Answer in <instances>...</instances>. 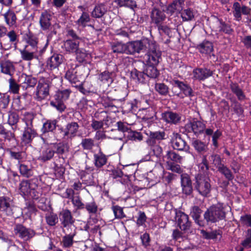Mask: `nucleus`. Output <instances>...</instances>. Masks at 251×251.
<instances>
[{
	"label": "nucleus",
	"instance_id": "obj_43",
	"mask_svg": "<svg viewBox=\"0 0 251 251\" xmlns=\"http://www.w3.org/2000/svg\"><path fill=\"white\" fill-rule=\"evenodd\" d=\"M18 168L21 175L25 177H29L33 175L31 167L24 164H19Z\"/></svg>",
	"mask_w": 251,
	"mask_h": 251
},
{
	"label": "nucleus",
	"instance_id": "obj_42",
	"mask_svg": "<svg viewBox=\"0 0 251 251\" xmlns=\"http://www.w3.org/2000/svg\"><path fill=\"white\" fill-rule=\"evenodd\" d=\"M131 76L132 78L139 83H144L146 81L147 76L143 72L138 71L136 69H134L131 73Z\"/></svg>",
	"mask_w": 251,
	"mask_h": 251
},
{
	"label": "nucleus",
	"instance_id": "obj_38",
	"mask_svg": "<svg viewBox=\"0 0 251 251\" xmlns=\"http://www.w3.org/2000/svg\"><path fill=\"white\" fill-rule=\"evenodd\" d=\"M1 71L2 73L12 76L14 73V67L9 61H5L1 63Z\"/></svg>",
	"mask_w": 251,
	"mask_h": 251
},
{
	"label": "nucleus",
	"instance_id": "obj_27",
	"mask_svg": "<svg viewBox=\"0 0 251 251\" xmlns=\"http://www.w3.org/2000/svg\"><path fill=\"white\" fill-rule=\"evenodd\" d=\"M58 96V94L56 93L54 96V99L50 101V104L58 111L62 112L66 109V106L64 103V100H62L60 97L57 98Z\"/></svg>",
	"mask_w": 251,
	"mask_h": 251
},
{
	"label": "nucleus",
	"instance_id": "obj_47",
	"mask_svg": "<svg viewBox=\"0 0 251 251\" xmlns=\"http://www.w3.org/2000/svg\"><path fill=\"white\" fill-rule=\"evenodd\" d=\"M80 145L84 150L90 151L95 146V141L90 138H83Z\"/></svg>",
	"mask_w": 251,
	"mask_h": 251
},
{
	"label": "nucleus",
	"instance_id": "obj_39",
	"mask_svg": "<svg viewBox=\"0 0 251 251\" xmlns=\"http://www.w3.org/2000/svg\"><path fill=\"white\" fill-rule=\"evenodd\" d=\"M34 186V183H30L27 181H22L20 184V190L21 194L25 197H27L31 187Z\"/></svg>",
	"mask_w": 251,
	"mask_h": 251
},
{
	"label": "nucleus",
	"instance_id": "obj_29",
	"mask_svg": "<svg viewBox=\"0 0 251 251\" xmlns=\"http://www.w3.org/2000/svg\"><path fill=\"white\" fill-rule=\"evenodd\" d=\"M75 235V232L74 231L73 232L66 234L62 237L61 244L63 248H69L71 247L74 244V238Z\"/></svg>",
	"mask_w": 251,
	"mask_h": 251
},
{
	"label": "nucleus",
	"instance_id": "obj_21",
	"mask_svg": "<svg viewBox=\"0 0 251 251\" xmlns=\"http://www.w3.org/2000/svg\"><path fill=\"white\" fill-rule=\"evenodd\" d=\"M36 135V132L32 127H25L22 137V142L25 144H28Z\"/></svg>",
	"mask_w": 251,
	"mask_h": 251
},
{
	"label": "nucleus",
	"instance_id": "obj_51",
	"mask_svg": "<svg viewBox=\"0 0 251 251\" xmlns=\"http://www.w3.org/2000/svg\"><path fill=\"white\" fill-rule=\"evenodd\" d=\"M165 157H167L169 161L171 160L176 163H180L182 160V156L172 151H167Z\"/></svg>",
	"mask_w": 251,
	"mask_h": 251
},
{
	"label": "nucleus",
	"instance_id": "obj_11",
	"mask_svg": "<svg viewBox=\"0 0 251 251\" xmlns=\"http://www.w3.org/2000/svg\"><path fill=\"white\" fill-rule=\"evenodd\" d=\"M7 37L9 39L8 41L5 39H3L0 42V47L4 50H8L12 47V45L15 46L18 41V36L14 30H11L6 33Z\"/></svg>",
	"mask_w": 251,
	"mask_h": 251
},
{
	"label": "nucleus",
	"instance_id": "obj_6",
	"mask_svg": "<svg viewBox=\"0 0 251 251\" xmlns=\"http://www.w3.org/2000/svg\"><path fill=\"white\" fill-rule=\"evenodd\" d=\"M196 188L200 194L206 196L210 191V179L206 176L198 175L196 177Z\"/></svg>",
	"mask_w": 251,
	"mask_h": 251
},
{
	"label": "nucleus",
	"instance_id": "obj_30",
	"mask_svg": "<svg viewBox=\"0 0 251 251\" xmlns=\"http://www.w3.org/2000/svg\"><path fill=\"white\" fill-rule=\"evenodd\" d=\"M188 126L191 128L192 130L195 134L201 133L205 128V125L201 122L197 120H193L190 122Z\"/></svg>",
	"mask_w": 251,
	"mask_h": 251
},
{
	"label": "nucleus",
	"instance_id": "obj_8",
	"mask_svg": "<svg viewBox=\"0 0 251 251\" xmlns=\"http://www.w3.org/2000/svg\"><path fill=\"white\" fill-rule=\"evenodd\" d=\"M176 221L182 230H187L190 228L191 222L189 221L188 215L181 211L176 210Z\"/></svg>",
	"mask_w": 251,
	"mask_h": 251
},
{
	"label": "nucleus",
	"instance_id": "obj_35",
	"mask_svg": "<svg viewBox=\"0 0 251 251\" xmlns=\"http://www.w3.org/2000/svg\"><path fill=\"white\" fill-rule=\"evenodd\" d=\"M192 146L198 153H204L207 151V145L201 141L196 139L192 142Z\"/></svg>",
	"mask_w": 251,
	"mask_h": 251
},
{
	"label": "nucleus",
	"instance_id": "obj_25",
	"mask_svg": "<svg viewBox=\"0 0 251 251\" xmlns=\"http://www.w3.org/2000/svg\"><path fill=\"white\" fill-rule=\"evenodd\" d=\"M197 49L201 53L210 54L213 50V46L211 42L205 40L198 45Z\"/></svg>",
	"mask_w": 251,
	"mask_h": 251
},
{
	"label": "nucleus",
	"instance_id": "obj_19",
	"mask_svg": "<svg viewBox=\"0 0 251 251\" xmlns=\"http://www.w3.org/2000/svg\"><path fill=\"white\" fill-rule=\"evenodd\" d=\"M193 77L195 79L203 80L211 76L212 72L206 68H196L193 71Z\"/></svg>",
	"mask_w": 251,
	"mask_h": 251
},
{
	"label": "nucleus",
	"instance_id": "obj_20",
	"mask_svg": "<svg viewBox=\"0 0 251 251\" xmlns=\"http://www.w3.org/2000/svg\"><path fill=\"white\" fill-rule=\"evenodd\" d=\"M107 162V156L105 155L100 149L98 152L93 155V163L97 168H100L105 165Z\"/></svg>",
	"mask_w": 251,
	"mask_h": 251
},
{
	"label": "nucleus",
	"instance_id": "obj_61",
	"mask_svg": "<svg viewBox=\"0 0 251 251\" xmlns=\"http://www.w3.org/2000/svg\"><path fill=\"white\" fill-rule=\"evenodd\" d=\"M19 117L18 114L15 112H11L8 114V123L10 125H15L19 121Z\"/></svg>",
	"mask_w": 251,
	"mask_h": 251
},
{
	"label": "nucleus",
	"instance_id": "obj_53",
	"mask_svg": "<svg viewBox=\"0 0 251 251\" xmlns=\"http://www.w3.org/2000/svg\"><path fill=\"white\" fill-rule=\"evenodd\" d=\"M35 117V115L32 113L26 112L24 115L22 121L25 123V127H32V122Z\"/></svg>",
	"mask_w": 251,
	"mask_h": 251
},
{
	"label": "nucleus",
	"instance_id": "obj_4",
	"mask_svg": "<svg viewBox=\"0 0 251 251\" xmlns=\"http://www.w3.org/2000/svg\"><path fill=\"white\" fill-rule=\"evenodd\" d=\"M151 40L148 38H143L140 40L126 43V54H134L146 51Z\"/></svg>",
	"mask_w": 251,
	"mask_h": 251
},
{
	"label": "nucleus",
	"instance_id": "obj_23",
	"mask_svg": "<svg viewBox=\"0 0 251 251\" xmlns=\"http://www.w3.org/2000/svg\"><path fill=\"white\" fill-rule=\"evenodd\" d=\"M165 133L164 131L150 132L146 142L149 145H153L155 140H162L165 139Z\"/></svg>",
	"mask_w": 251,
	"mask_h": 251
},
{
	"label": "nucleus",
	"instance_id": "obj_1",
	"mask_svg": "<svg viewBox=\"0 0 251 251\" xmlns=\"http://www.w3.org/2000/svg\"><path fill=\"white\" fill-rule=\"evenodd\" d=\"M147 53L144 57V61L147 65H157L161 59V51L156 42L151 39L147 48Z\"/></svg>",
	"mask_w": 251,
	"mask_h": 251
},
{
	"label": "nucleus",
	"instance_id": "obj_2",
	"mask_svg": "<svg viewBox=\"0 0 251 251\" xmlns=\"http://www.w3.org/2000/svg\"><path fill=\"white\" fill-rule=\"evenodd\" d=\"M204 219L207 224L216 223L226 217L223 206L221 204L212 206L204 214Z\"/></svg>",
	"mask_w": 251,
	"mask_h": 251
},
{
	"label": "nucleus",
	"instance_id": "obj_56",
	"mask_svg": "<svg viewBox=\"0 0 251 251\" xmlns=\"http://www.w3.org/2000/svg\"><path fill=\"white\" fill-rule=\"evenodd\" d=\"M84 207L91 215L96 214L98 211V206L94 201L86 203Z\"/></svg>",
	"mask_w": 251,
	"mask_h": 251
},
{
	"label": "nucleus",
	"instance_id": "obj_32",
	"mask_svg": "<svg viewBox=\"0 0 251 251\" xmlns=\"http://www.w3.org/2000/svg\"><path fill=\"white\" fill-rule=\"evenodd\" d=\"M27 45L25 47H28V49L37 52L38 51V38L34 35H29L26 39Z\"/></svg>",
	"mask_w": 251,
	"mask_h": 251
},
{
	"label": "nucleus",
	"instance_id": "obj_64",
	"mask_svg": "<svg viewBox=\"0 0 251 251\" xmlns=\"http://www.w3.org/2000/svg\"><path fill=\"white\" fill-rule=\"evenodd\" d=\"M71 201L74 206L76 207L77 209H83L84 208L85 204L81 202L79 196L72 197Z\"/></svg>",
	"mask_w": 251,
	"mask_h": 251
},
{
	"label": "nucleus",
	"instance_id": "obj_24",
	"mask_svg": "<svg viewBox=\"0 0 251 251\" xmlns=\"http://www.w3.org/2000/svg\"><path fill=\"white\" fill-rule=\"evenodd\" d=\"M201 212V210L198 206H195L192 208L191 211V215L196 223L200 226H205V222L203 220H200Z\"/></svg>",
	"mask_w": 251,
	"mask_h": 251
},
{
	"label": "nucleus",
	"instance_id": "obj_59",
	"mask_svg": "<svg viewBox=\"0 0 251 251\" xmlns=\"http://www.w3.org/2000/svg\"><path fill=\"white\" fill-rule=\"evenodd\" d=\"M209 160L218 169L223 165L221 163V157L218 154H211L209 157Z\"/></svg>",
	"mask_w": 251,
	"mask_h": 251
},
{
	"label": "nucleus",
	"instance_id": "obj_22",
	"mask_svg": "<svg viewBox=\"0 0 251 251\" xmlns=\"http://www.w3.org/2000/svg\"><path fill=\"white\" fill-rule=\"evenodd\" d=\"M60 220L63 226L72 227L73 220L71 212L69 210H65L60 213Z\"/></svg>",
	"mask_w": 251,
	"mask_h": 251
},
{
	"label": "nucleus",
	"instance_id": "obj_41",
	"mask_svg": "<svg viewBox=\"0 0 251 251\" xmlns=\"http://www.w3.org/2000/svg\"><path fill=\"white\" fill-rule=\"evenodd\" d=\"M25 80L21 83V86L24 89H27L29 87H34L37 83V79L30 76H25Z\"/></svg>",
	"mask_w": 251,
	"mask_h": 251
},
{
	"label": "nucleus",
	"instance_id": "obj_18",
	"mask_svg": "<svg viewBox=\"0 0 251 251\" xmlns=\"http://www.w3.org/2000/svg\"><path fill=\"white\" fill-rule=\"evenodd\" d=\"M184 1L183 0H175L167 6L166 12L170 15L179 13L182 9Z\"/></svg>",
	"mask_w": 251,
	"mask_h": 251
},
{
	"label": "nucleus",
	"instance_id": "obj_57",
	"mask_svg": "<svg viewBox=\"0 0 251 251\" xmlns=\"http://www.w3.org/2000/svg\"><path fill=\"white\" fill-rule=\"evenodd\" d=\"M127 138L131 141H140L143 140V136L140 132L130 131L128 133Z\"/></svg>",
	"mask_w": 251,
	"mask_h": 251
},
{
	"label": "nucleus",
	"instance_id": "obj_16",
	"mask_svg": "<svg viewBox=\"0 0 251 251\" xmlns=\"http://www.w3.org/2000/svg\"><path fill=\"white\" fill-rule=\"evenodd\" d=\"M181 185L184 194L189 195L192 193L193 190L192 182L188 174H182L181 175Z\"/></svg>",
	"mask_w": 251,
	"mask_h": 251
},
{
	"label": "nucleus",
	"instance_id": "obj_55",
	"mask_svg": "<svg viewBox=\"0 0 251 251\" xmlns=\"http://www.w3.org/2000/svg\"><path fill=\"white\" fill-rule=\"evenodd\" d=\"M155 90L161 95L165 96L169 92L168 87L163 83H157L155 84Z\"/></svg>",
	"mask_w": 251,
	"mask_h": 251
},
{
	"label": "nucleus",
	"instance_id": "obj_15",
	"mask_svg": "<svg viewBox=\"0 0 251 251\" xmlns=\"http://www.w3.org/2000/svg\"><path fill=\"white\" fill-rule=\"evenodd\" d=\"M162 120L168 124L176 125L181 120L180 114L172 111H167L162 114Z\"/></svg>",
	"mask_w": 251,
	"mask_h": 251
},
{
	"label": "nucleus",
	"instance_id": "obj_54",
	"mask_svg": "<svg viewBox=\"0 0 251 251\" xmlns=\"http://www.w3.org/2000/svg\"><path fill=\"white\" fill-rule=\"evenodd\" d=\"M0 210L6 212L11 211L10 203L9 199L5 197L0 198Z\"/></svg>",
	"mask_w": 251,
	"mask_h": 251
},
{
	"label": "nucleus",
	"instance_id": "obj_9",
	"mask_svg": "<svg viewBox=\"0 0 251 251\" xmlns=\"http://www.w3.org/2000/svg\"><path fill=\"white\" fill-rule=\"evenodd\" d=\"M171 143L174 149L186 151L189 150V146L181 138V135L179 133L173 132L171 136Z\"/></svg>",
	"mask_w": 251,
	"mask_h": 251
},
{
	"label": "nucleus",
	"instance_id": "obj_3",
	"mask_svg": "<svg viewBox=\"0 0 251 251\" xmlns=\"http://www.w3.org/2000/svg\"><path fill=\"white\" fill-rule=\"evenodd\" d=\"M51 83L47 78L40 77L34 92V99L38 101L45 100L50 95Z\"/></svg>",
	"mask_w": 251,
	"mask_h": 251
},
{
	"label": "nucleus",
	"instance_id": "obj_52",
	"mask_svg": "<svg viewBox=\"0 0 251 251\" xmlns=\"http://www.w3.org/2000/svg\"><path fill=\"white\" fill-rule=\"evenodd\" d=\"M201 233L204 237L206 239H216L220 238L221 236V232L220 230H213L210 232H206L202 230Z\"/></svg>",
	"mask_w": 251,
	"mask_h": 251
},
{
	"label": "nucleus",
	"instance_id": "obj_60",
	"mask_svg": "<svg viewBox=\"0 0 251 251\" xmlns=\"http://www.w3.org/2000/svg\"><path fill=\"white\" fill-rule=\"evenodd\" d=\"M181 17L184 21L192 20L194 18V14L190 9H187L183 10L181 13Z\"/></svg>",
	"mask_w": 251,
	"mask_h": 251
},
{
	"label": "nucleus",
	"instance_id": "obj_46",
	"mask_svg": "<svg viewBox=\"0 0 251 251\" xmlns=\"http://www.w3.org/2000/svg\"><path fill=\"white\" fill-rule=\"evenodd\" d=\"M230 88L232 92L236 95L238 100H243L246 99V96L239 86L236 83H232L230 85Z\"/></svg>",
	"mask_w": 251,
	"mask_h": 251
},
{
	"label": "nucleus",
	"instance_id": "obj_28",
	"mask_svg": "<svg viewBox=\"0 0 251 251\" xmlns=\"http://www.w3.org/2000/svg\"><path fill=\"white\" fill-rule=\"evenodd\" d=\"M62 55L55 54L50 58L47 62V65L52 70L57 68L62 63Z\"/></svg>",
	"mask_w": 251,
	"mask_h": 251
},
{
	"label": "nucleus",
	"instance_id": "obj_5",
	"mask_svg": "<svg viewBox=\"0 0 251 251\" xmlns=\"http://www.w3.org/2000/svg\"><path fill=\"white\" fill-rule=\"evenodd\" d=\"M172 84L179 89L180 92L176 94L178 98L183 99L184 97H192L194 96L191 87L187 83L174 79L172 81Z\"/></svg>",
	"mask_w": 251,
	"mask_h": 251
},
{
	"label": "nucleus",
	"instance_id": "obj_12",
	"mask_svg": "<svg viewBox=\"0 0 251 251\" xmlns=\"http://www.w3.org/2000/svg\"><path fill=\"white\" fill-rule=\"evenodd\" d=\"M150 18L151 23L157 26L165 20L166 16L163 11L154 6L150 12Z\"/></svg>",
	"mask_w": 251,
	"mask_h": 251
},
{
	"label": "nucleus",
	"instance_id": "obj_40",
	"mask_svg": "<svg viewBox=\"0 0 251 251\" xmlns=\"http://www.w3.org/2000/svg\"><path fill=\"white\" fill-rule=\"evenodd\" d=\"M107 11L105 6L103 4H99L95 6L92 12V16L96 18H101Z\"/></svg>",
	"mask_w": 251,
	"mask_h": 251
},
{
	"label": "nucleus",
	"instance_id": "obj_13",
	"mask_svg": "<svg viewBox=\"0 0 251 251\" xmlns=\"http://www.w3.org/2000/svg\"><path fill=\"white\" fill-rule=\"evenodd\" d=\"M79 126L76 122H72L68 123L65 128L62 130L64 137L67 139H72L76 136Z\"/></svg>",
	"mask_w": 251,
	"mask_h": 251
},
{
	"label": "nucleus",
	"instance_id": "obj_34",
	"mask_svg": "<svg viewBox=\"0 0 251 251\" xmlns=\"http://www.w3.org/2000/svg\"><path fill=\"white\" fill-rule=\"evenodd\" d=\"M6 23L9 26H13L16 24L17 17L15 13L10 10H8L4 15Z\"/></svg>",
	"mask_w": 251,
	"mask_h": 251
},
{
	"label": "nucleus",
	"instance_id": "obj_36",
	"mask_svg": "<svg viewBox=\"0 0 251 251\" xmlns=\"http://www.w3.org/2000/svg\"><path fill=\"white\" fill-rule=\"evenodd\" d=\"M111 46L113 52L126 54V43L124 44L119 42H113Z\"/></svg>",
	"mask_w": 251,
	"mask_h": 251
},
{
	"label": "nucleus",
	"instance_id": "obj_62",
	"mask_svg": "<svg viewBox=\"0 0 251 251\" xmlns=\"http://www.w3.org/2000/svg\"><path fill=\"white\" fill-rule=\"evenodd\" d=\"M9 90L13 94H18L19 91V85L18 84L15 80L11 77L9 80Z\"/></svg>",
	"mask_w": 251,
	"mask_h": 251
},
{
	"label": "nucleus",
	"instance_id": "obj_33",
	"mask_svg": "<svg viewBox=\"0 0 251 251\" xmlns=\"http://www.w3.org/2000/svg\"><path fill=\"white\" fill-rule=\"evenodd\" d=\"M75 53L76 59L79 63L86 62L90 57V54L83 48H79Z\"/></svg>",
	"mask_w": 251,
	"mask_h": 251
},
{
	"label": "nucleus",
	"instance_id": "obj_10",
	"mask_svg": "<svg viewBox=\"0 0 251 251\" xmlns=\"http://www.w3.org/2000/svg\"><path fill=\"white\" fill-rule=\"evenodd\" d=\"M55 152L52 145H45L41 149L38 160L43 162L50 160L53 157Z\"/></svg>",
	"mask_w": 251,
	"mask_h": 251
},
{
	"label": "nucleus",
	"instance_id": "obj_7",
	"mask_svg": "<svg viewBox=\"0 0 251 251\" xmlns=\"http://www.w3.org/2000/svg\"><path fill=\"white\" fill-rule=\"evenodd\" d=\"M14 230L16 236L25 241L30 240L35 234V232L33 229L26 228L22 224L16 225Z\"/></svg>",
	"mask_w": 251,
	"mask_h": 251
},
{
	"label": "nucleus",
	"instance_id": "obj_63",
	"mask_svg": "<svg viewBox=\"0 0 251 251\" xmlns=\"http://www.w3.org/2000/svg\"><path fill=\"white\" fill-rule=\"evenodd\" d=\"M112 209L116 218L122 219L125 217L123 209L121 207L115 205L112 206Z\"/></svg>",
	"mask_w": 251,
	"mask_h": 251
},
{
	"label": "nucleus",
	"instance_id": "obj_49",
	"mask_svg": "<svg viewBox=\"0 0 251 251\" xmlns=\"http://www.w3.org/2000/svg\"><path fill=\"white\" fill-rule=\"evenodd\" d=\"M47 224L50 226H54L58 222V218L56 214L53 212L48 213L45 215Z\"/></svg>",
	"mask_w": 251,
	"mask_h": 251
},
{
	"label": "nucleus",
	"instance_id": "obj_14",
	"mask_svg": "<svg viewBox=\"0 0 251 251\" xmlns=\"http://www.w3.org/2000/svg\"><path fill=\"white\" fill-rule=\"evenodd\" d=\"M51 18L52 15L50 12L47 10H45L41 13L39 19V24L43 30L46 31L50 29Z\"/></svg>",
	"mask_w": 251,
	"mask_h": 251
},
{
	"label": "nucleus",
	"instance_id": "obj_58",
	"mask_svg": "<svg viewBox=\"0 0 251 251\" xmlns=\"http://www.w3.org/2000/svg\"><path fill=\"white\" fill-rule=\"evenodd\" d=\"M218 170L220 173L223 174L227 179L231 180L233 179V176L230 170L224 165H222L219 167Z\"/></svg>",
	"mask_w": 251,
	"mask_h": 251
},
{
	"label": "nucleus",
	"instance_id": "obj_37",
	"mask_svg": "<svg viewBox=\"0 0 251 251\" xmlns=\"http://www.w3.org/2000/svg\"><path fill=\"white\" fill-rule=\"evenodd\" d=\"M56 127V120H48L44 123L42 128V131L43 133L46 134L49 132H52ZM53 135L52 133H51Z\"/></svg>",
	"mask_w": 251,
	"mask_h": 251
},
{
	"label": "nucleus",
	"instance_id": "obj_45",
	"mask_svg": "<svg viewBox=\"0 0 251 251\" xmlns=\"http://www.w3.org/2000/svg\"><path fill=\"white\" fill-rule=\"evenodd\" d=\"M41 192V188L34 184V186L31 187L27 199L38 200L42 195Z\"/></svg>",
	"mask_w": 251,
	"mask_h": 251
},
{
	"label": "nucleus",
	"instance_id": "obj_44",
	"mask_svg": "<svg viewBox=\"0 0 251 251\" xmlns=\"http://www.w3.org/2000/svg\"><path fill=\"white\" fill-rule=\"evenodd\" d=\"M90 21V17L89 13L86 11H83L79 18L76 21V24L78 26L84 27L87 23Z\"/></svg>",
	"mask_w": 251,
	"mask_h": 251
},
{
	"label": "nucleus",
	"instance_id": "obj_48",
	"mask_svg": "<svg viewBox=\"0 0 251 251\" xmlns=\"http://www.w3.org/2000/svg\"><path fill=\"white\" fill-rule=\"evenodd\" d=\"M146 69L144 70V73L147 77L156 78L159 75V72L156 67V65H148Z\"/></svg>",
	"mask_w": 251,
	"mask_h": 251
},
{
	"label": "nucleus",
	"instance_id": "obj_17",
	"mask_svg": "<svg viewBox=\"0 0 251 251\" xmlns=\"http://www.w3.org/2000/svg\"><path fill=\"white\" fill-rule=\"evenodd\" d=\"M80 42L78 40H66L62 47L68 53H75L79 49Z\"/></svg>",
	"mask_w": 251,
	"mask_h": 251
},
{
	"label": "nucleus",
	"instance_id": "obj_31",
	"mask_svg": "<svg viewBox=\"0 0 251 251\" xmlns=\"http://www.w3.org/2000/svg\"><path fill=\"white\" fill-rule=\"evenodd\" d=\"M22 59L25 61H30L38 57L36 52L28 49V47H25L24 49L20 50Z\"/></svg>",
	"mask_w": 251,
	"mask_h": 251
},
{
	"label": "nucleus",
	"instance_id": "obj_50",
	"mask_svg": "<svg viewBox=\"0 0 251 251\" xmlns=\"http://www.w3.org/2000/svg\"><path fill=\"white\" fill-rule=\"evenodd\" d=\"M232 13L235 20L240 21L242 19V11L240 4L238 2H235L233 4Z\"/></svg>",
	"mask_w": 251,
	"mask_h": 251
},
{
	"label": "nucleus",
	"instance_id": "obj_26",
	"mask_svg": "<svg viewBox=\"0 0 251 251\" xmlns=\"http://www.w3.org/2000/svg\"><path fill=\"white\" fill-rule=\"evenodd\" d=\"M76 70L75 68H71L69 69L66 74L65 78L68 79L71 83L79 85L81 82L79 79L78 77L76 75Z\"/></svg>",
	"mask_w": 251,
	"mask_h": 251
}]
</instances>
